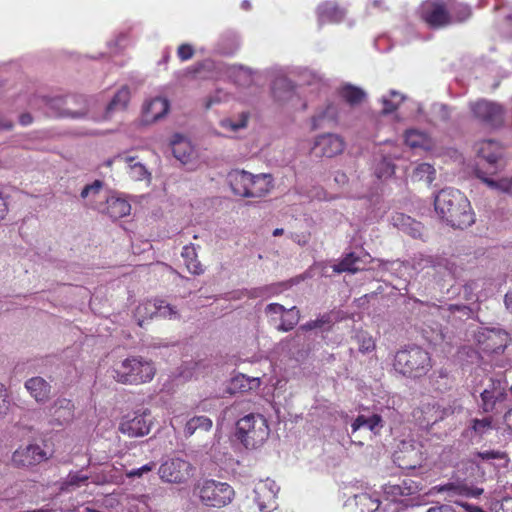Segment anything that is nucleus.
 Wrapping results in <instances>:
<instances>
[{"instance_id":"2f4dec72","label":"nucleus","mask_w":512,"mask_h":512,"mask_svg":"<svg viewBox=\"0 0 512 512\" xmlns=\"http://www.w3.org/2000/svg\"><path fill=\"white\" fill-rule=\"evenodd\" d=\"M171 144L175 158L183 164L187 163L192 154L190 144L186 140L182 139L180 135H175Z\"/></svg>"},{"instance_id":"338daca9","label":"nucleus","mask_w":512,"mask_h":512,"mask_svg":"<svg viewBox=\"0 0 512 512\" xmlns=\"http://www.w3.org/2000/svg\"><path fill=\"white\" fill-rule=\"evenodd\" d=\"M137 315L143 318H153L155 315H151V312L149 310H143L142 313H138L136 311Z\"/></svg>"},{"instance_id":"c756f323","label":"nucleus","mask_w":512,"mask_h":512,"mask_svg":"<svg viewBox=\"0 0 512 512\" xmlns=\"http://www.w3.org/2000/svg\"><path fill=\"white\" fill-rule=\"evenodd\" d=\"M476 176L491 189H496L505 193H509L512 190V177H504L499 180H494L486 176L480 169H476Z\"/></svg>"},{"instance_id":"0eeeda50","label":"nucleus","mask_w":512,"mask_h":512,"mask_svg":"<svg viewBox=\"0 0 512 512\" xmlns=\"http://www.w3.org/2000/svg\"><path fill=\"white\" fill-rule=\"evenodd\" d=\"M195 467L186 459L172 457L165 460L158 469L161 481L169 484H186L193 476Z\"/></svg>"},{"instance_id":"3c124183","label":"nucleus","mask_w":512,"mask_h":512,"mask_svg":"<svg viewBox=\"0 0 512 512\" xmlns=\"http://www.w3.org/2000/svg\"><path fill=\"white\" fill-rule=\"evenodd\" d=\"M89 477L87 475L80 474L78 472L69 473L66 479L67 486L79 487L84 484Z\"/></svg>"},{"instance_id":"49530a36","label":"nucleus","mask_w":512,"mask_h":512,"mask_svg":"<svg viewBox=\"0 0 512 512\" xmlns=\"http://www.w3.org/2000/svg\"><path fill=\"white\" fill-rule=\"evenodd\" d=\"M430 410H435V414L431 415V417L428 418V421H431L432 423H436L442 420L447 415L448 412L447 409H440V406L437 403H434L432 405L428 404L423 411L424 413L428 414Z\"/></svg>"},{"instance_id":"39448f33","label":"nucleus","mask_w":512,"mask_h":512,"mask_svg":"<svg viewBox=\"0 0 512 512\" xmlns=\"http://www.w3.org/2000/svg\"><path fill=\"white\" fill-rule=\"evenodd\" d=\"M235 435L247 449H256L268 439L270 427L262 414L250 413L236 422Z\"/></svg>"},{"instance_id":"e2e57ef3","label":"nucleus","mask_w":512,"mask_h":512,"mask_svg":"<svg viewBox=\"0 0 512 512\" xmlns=\"http://www.w3.org/2000/svg\"><path fill=\"white\" fill-rule=\"evenodd\" d=\"M504 303L508 310L512 311V292H507L504 297Z\"/></svg>"},{"instance_id":"09e8293b","label":"nucleus","mask_w":512,"mask_h":512,"mask_svg":"<svg viewBox=\"0 0 512 512\" xmlns=\"http://www.w3.org/2000/svg\"><path fill=\"white\" fill-rule=\"evenodd\" d=\"M155 462L151 461L140 468L131 469L126 472V476L128 478H136L141 477L143 474L151 472L155 468Z\"/></svg>"},{"instance_id":"6ab92c4d","label":"nucleus","mask_w":512,"mask_h":512,"mask_svg":"<svg viewBox=\"0 0 512 512\" xmlns=\"http://www.w3.org/2000/svg\"><path fill=\"white\" fill-rule=\"evenodd\" d=\"M318 21L320 25L326 23H339L341 22L346 12L337 3L326 1L320 4L317 8Z\"/></svg>"},{"instance_id":"b1692460","label":"nucleus","mask_w":512,"mask_h":512,"mask_svg":"<svg viewBox=\"0 0 512 512\" xmlns=\"http://www.w3.org/2000/svg\"><path fill=\"white\" fill-rule=\"evenodd\" d=\"M363 427L369 429L371 432L377 435L383 428V419L378 414H372L370 416L360 414L355 418V420L351 424L352 434H354L360 428Z\"/></svg>"},{"instance_id":"ea45409f","label":"nucleus","mask_w":512,"mask_h":512,"mask_svg":"<svg viewBox=\"0 0 512 512\" xmlns=\"http://www.w3.org/2000/svg\"><path fill=\"white\" fill-rule=\"evenodd\" d=\"M405 143L411 148H426L427 136L417 130H409L405 133Z\"/></svg>"},{"instance_id":"7c9ffc66","label":"nucleus","mask_w":512,"mask_h":512,"mask_svg":"<svg viewBox=\"0 0 512 512\" xmlns=\"http://www.w3.org/2000/svg\"><path fill=\"white\" fill-rule=\"evenodd\" d=\"M339 95L351 106L360 104L366 96L365 92L361 88L351 84L342 86L339 90Z\"/></svg>"},{"instance_id":"a211bd4d","label":"nucleus","mask_w":512,"mask_h":512,"mask_svg":"<svg viewBox=\"0 0 512 512\" xmlns=\"http://www.w3.org/2000/svg\"><path fill=\"white\" fill-rule=\"evenodd\" d=\"M169 101L163 97H155L143 106V121L147 124L156 122L169 111Z\"/></svg>"},{"instance_id":"a19ab883","label":"nucleus","mask_w":512,"mask_h":512,"mask_svg":"<svg viewBox=\"0 0 512 512\" xmlns=\"http://www.w3.org/2000/svg\"><path fill=\"white\" fill-rule=\"evenodd\" d=\"M477 456L481 458L483 461H499L500 467H505L508 463V458L505 452L500 450H485L477 453Z\"/></svg>"},{"instance_id":"1a4fd4ad","label":"nucleus","mask_w":512,"mask_h":512,"mask_svg":"<svg viewBox=\"0 0 512 512\" xmlns=\"http://www.w3.org/2000/svg\"><path fill=\"white\" fill-rule=\"evenodd\" d=\"M420 18L430 29L435 30L453 24V17L442 0L425 2L420 9Z\"/></svg>"},{"instance_id":"f3484780","label":"nucleus","mask_w":512,"mask_h":512,"mask_svg":"<svg viewBox=\"0 0 512 512\" xmlns=\"http://www.w3.org/2000/svg\"><path fill=\"white\" fill-rule=\"evenodd\" d=\"M143 310H149L151 315L163 319L172 320L179 317L178 311L174 306L160 299L148 300L138 305L137 312L142 313Z\"/></svg>"},{"instance_id":"2eb2a0df","label":"nucleus","mask_w":512,"mask_h":512,"mask_svg":"<svg viewBox=\"0 0 512 512\" xmlns=\"http://www.w3.org/2000/svg\"><path fill=\"white\" fill-rule=\"evenodd\" d=\"M344 148L345 142L339 135L327 133L316 138L312 151L317 156L331 158L341 154Z\"/></svg>"},{"instance_id":"423d86ee","label":"nucleus","mask_w":512,"mask_h":512,"mask_svg":"<svg viewBox=\"0 0 512 512\" xmlns=\"http://www.w3.org/2000/svg\"><path fill=\"white\" fill-rule=\"evenodd\" d=\"M201 502L209 507L222 508L231 503L234 489L228 483L207 479L196 487Z\"/></svg>"},{"instance_id":"412c9836","label":"nucleus","mask_w":512,"mask_h":512,"mask_svg":"<svg viewBox=\"0 0 512 512\" xmlns=\"http://www.w3.org/2000/svg\"><path fill=\"white\" fill-rule=\"evenodd\" d=\"M293 83L285 76L276 77L272 85V94L279 103H285L295 96Z\"/></svg>"},{"instance_id":"864d4df0","label":"nucleus","mask_w":512,"mask_h":512,"mask_svg":"<svg viewBox=\"0 0 512 512\" xmlns=\"http://www.w3.org/2000/svg\"><path fill=\"white\" fill-rule=\"evenodd\" d=\"M286 310L287 309L283 305L278 304V303H271V304H268L267 307H266V312L267 313H270V314H280L281 316L284 314V312Z\"/></svg>"},{"instance_id":"f257e3e1","label":"nucleus","mask_w":512,"mask_h":512,"mask_svg":"<svg viewBox=\"0 0 512 512\" xmlns=\"http://www.w3.org/2000/svg\"><path fill=\"white\" fill-rule=\"evenodd\" d=\"M434 206L439 216L451 227L463 229L475 221L469 200L458 189H442L435 197Z\"/></svg>"},{"instance_id":"f704fd0d","label":"nucleus","mask_w":512,"mask_h":512,"mask_svg":"<svg viewBox=\"0 0 512 512\" xmlns=\"http://www.w3.org/2000/svg\"><path fill=\"white\" fill-rule=\"evenodd\" d=\"M338 109L334 104H328L325 109L312 117V129L322 127L324 121H336Z\"/></svg>"},{"instance_id":"79ce46f5","label":"nucleus","mask_w":512,"mask_h":512,"mask_svg":"<svg viewBox=\"0 0 512 512\" xmlns=\"http://www.w3.org/2000/svg\"><path fill=\"white\" fill-rule=\"evenodd\" d=\"M453 17V23H463L472 16V10L469 5L465 3H458L450 13Z\"/></svg>"},{"instance_id":"7ed1b4c3","label":"nucleus","mask_w":512,"mask_h":512,"mask_svg":"<svg viewBox=\"0 0 512 512\" xmlns=\"http://www.w3.org/2000/svg\"><path fill=\"white\" fill-rule=\"evenodd\" d=\"M393 367L405 377L420 378L430 371L432 360L422 347L410 346L397 351Z\"/></svg>"},{"instance_id":"680f3d73","label":"nucleus","mask_w":512,"mask_h":512,"mask_svg":"<svg viewBox=\"0 0 512 512\" xmlns=\"http://www.w3.org/2000/svg\"><path fill=\"white\" fill-rule=\"evenodd\" d=\"M204 67V63H198L187 70L188 74L196 75Z\"/></svg>"},{"instance_id":"c03bdc74","label":"nucleus","mask_w":512,"mask_h":512,"mask_svg":"<svg viewBox=\"0 0 512 512\" xmlns=\"http://www.w3.org/2000/svg\"><path fill=\"white\" fill-rule=\"evenodd\" d=\"M357 339L359 343V351L362 353L371 352L376 348L374 339L367 333L358 334Z\"/></svg>"},{"instance_id":"6e6d98bb","label":"nucleus","mask_w":512,"mask_h":512,"mask_svg":"<svg viewBox=\"0 0 512 512\" xmlns=\"http://www.w3.org/2000/svg\"><path fill=\"white\" fill-rule=\"evenodd\" d=\"M427 512H456L453 506L449 504H437L430 507Z\"/></svg>"},{"instance_id":"58836bf2","label":"nucleus","mask_w":512,"mask_h":512,"mask_svg":"<svg viewBox=\"0 0 512 512\" xmlns=\"http://www.w3.org/2000/svg\"><path fill=\"white\" fill-rule=\"evenodd\" d=\"M130 99V91L127 87H123L114 95L107 106L108 111L117 109H125Z\"/></svg>"},{"instance_id":"4be33fe9","label":"nucleus","mask_w":512,"mask_h":512,"mask_svg":"<svg viewBox=\"0 0 512 512\" xmlns=\"http://www.w3.org/2000/svg\"><path fill=\"white\" fill-rule=\"evenodd\" d=\"M113 220H118L130 214V203L119 197L111 196L106 199V207L101 210Z\"/></svg>"},{"instance_id":"72a5a7b5","label":"nucleus","mask_w":512,"mask_h":512,"mask_svg":"<svg viewBox=\"0 0 512 512\" xmlns=\"http://www.w3.org/2000/svg\"><path fill=\"white\" fill-rule=\"evenodd\" d=\"M360 261V258L354 253V252H350V253H347L339 263L335 264L332 268H333V271L335 273H343V272H348V273H356L358 272L360 269L359 267L357 266V263Z\"/></svg>"},{"instance_id":"c85d7f7f","label":"nucleus","mask_w":512,"mask_h":512,"mask_svg":"<svg viewBox=\"0 0 512 512\" xmlns=\"http://www.w3.org/2000/svg\"><path fill=\"white\" fill-rule=\"evenodd\" d=\"M506 393L500 390H484L481 393L482 409L484 412H493L496 405L505 400Z\"/></svg>"},{"instance_id":"473e14b6","label":"nucleus","mask_w":512,"mask_h":512,"mask_svg":"<svg viewBox=\"0 0 512 512\" xmlns=\"http://www.w3.org/2000/svg\"><path fill=\"white\" fill-rule=\"evenodd\" d=\"M422 266L423 268H431L434 271V275L439 274L441 276H445L446 274L451 273L449 261L442 257L428 256L425 259H422Z\"/></svg>"},{"instance_id":"6e6552de","label":"nucleus","mask_w":512,"mask_h":512,"mask_svg":"<svg viewBox=\"0 0 512 512\" xmlns=\"http://www.w3.org/2000/svg\"><path fill=\"white\" fill-rule=\"evenodd\" d=\"M45 103L53 116L76 118L85 115L87 112L86 100L82 96H58L46 99Z\"/></svg>"},{"instance_id":"a18cd8bd","label":"nucleus","mask_w":512,"mask_h":512,"mask_svg":"<svg viewBox=\"0 0 512 512\" xmlns=\"http://www.w3.org/2000/svg\"><path fill=\"white\" fill-rule=\"evenodd\" d=\"M391 95L396 99V101L393 102L392 100L386 98L383 99L382 102L384 114L393 113L398 108L399 104L403 101V96L399 93L393 91Z\"/></svg>"},{"instance_id":"bb28decb","label":"nucleus","mask_w":512,"mask_h":512,"mask_svg":"<svg viewBox=\"0 0 512 512\" xmlns=\"http://www.w3.org/2000/svg\"><path fill=\"white\" fill-rule=\"evenodd\" d=\"M181 256L184 259L187 270L194 275L204 273V268L198 260L196 247L193 244L185 245L182 249Z\"/></svg>"},{"instance_id":"5fc2aeb1","label":"nucleus","mask_w":512,"mask_h":512,"mask_svg":"<svg viewBox=\"0 0 512 512\" xmlns=\"http://www.w3.org/2000/svg\"><path fill=\"white\" fill-rule=\"evenodd\" d=\"M7 409V392L3 384L0 383V415Z\"/></svg>"},{"instance_id":"8fccbe9b","label":"nucleus","mask_w":512,"mask_h":512,"mask_svg":"<svg viewBox=\"0 0 512 512\" xmlns=\"http://www.w3.org/2000/svg\"><path fill=\"white\" fill-rule=\"evenodd\" d=\"M195 54V50L192 45L183 43L177 49V56L181 61L190 60Z\"/></svg>"},{"instance_id":"052dcab7","label":"nucleus","mask_w":512,"mask_h":512,"mask_svg":"<svg viewBox=\"0 0 512 512\" xmlns=\"http://www.w3.org/2000/svg\"><path fill=\"white\" fill-rule=\"evenodd\" d=\"M32 121H33V118L29 113H23L19 117V122L23 126H27V125L31 124Z\"/></svg>"},{"instance_id":"5701e85b","label":"nucleus","mask_w":512,"mask_h":512,"mask_svg":"<svg viewBox=\"0 0 512 512\" xmlns=\"http://www.w3.org/2000/svg\"><path fill=\"white\" fill-rule=\"evenodd\" d=\"M477 153L490 165H495L502 157L503 148L494 140H483L478 143Z\"/></svg>"},{"instance_id":"13d9d810","label":"nucleus","mask_w":512,"mask_h":512,"mask_svg":"<svg viewBox=\"0 0 512 512\" xmlns=\"http://www.w3.org/2000/svg\"><path fill=\"white\" fill-rule=\"evenodd\" d=\"M497 512H512V497L503 499Z\"/></svg>"},{"instance_id":"bf43d9fd","label":"nucleus","mask_w":512,"mask_h":512,"mask_svg":"<svg viewBox=\"0 0 512 512\" xmlns=\"http://www.w3.org/2000/svg\"><path fill=\"white\" fill-rule=\"evenodd\" d=\"M504 424L506 427L512 431V408L509 409L503 417Z\"/></svg>"},{"instance_id":"f8f14e48","label":"nucleus","mask_w":512,"mask_h":512,"mask_svg":"<svg viewBox=\"0 0 512 512\" xmlns=\"http://www.w3.org/2000/svg\"><path fill=\"white\" fill-rule=\"evenodd\" d=\"M49 459L47 452L37 444H28L17 448L11 458L13 466L30 468Z\"/></svg>"},{"instance_id":"dca6fc26","label":"nucleus","mask_w":512,"mask_h":512,"mask_svg":"<svg viewBox=\"0 0 512 512\" xmlns=\"http://www.w3.org/2000/svg\"><path fill=\"white\" fill-rule=\"evenodd\" d=\"M269 481L259 482L255 489L254 501L261 512H271L277 507V490Z\"/></svg>"},{"instance_id":"cd10ccee","label":"nucleus","mask_w":512,"mask_h":512,"mask_svg":"<svg viewBox=\"0 0 512 512\" xmlns=\"http://www.w3.org/2000/svg\"><path fill=\"white\" fill-rule=\"evenodd\" d=\"M213 422L207 416H194L189 419L184 427L186 437L192 436L196 432H208L212 428Z\"/></svg>"},{"instance_id":"a878e982","label":"nucleus","mask_w":512,"mask_h":512,"mask_svg":"<svg viewBox=\"0 0 512 512\" xmlns=\"http://www.w3.org/2000/svg\"><path fill=\"white\" fill-rule=\"evenodd\" d=\"M117 159H120L121 162H124L127 165L128 174L131 179L135 181H141L149 178L150 173L141 162L137 161L136 157L118 155Z\"/></svg>"},{"instance_id":"9b49d317","label":"nucleus","mask_w":512,"mask_h":512,"mask_svg":"<svg viewBox=\"0 0 512 512\" xmlns=\"http://www.w3.org/2000/svg\"><path fill=\"white\" fill-rule=\"evenodd\" d=\"M418 491L419 485L412 479H403L398 483H387L383 487L385 500L401 503L406 507L418 504L414 497Z\"/></svg>"},{"instance_id":"de8ad7c7","label":"nucleus","mask_w":512,"mask_h":512,"mask_svg":"<svg viewBox=\"0 0 512 512\" xmlns=\"http://www.w3.org/2000/svg\"><path fill=\"white\" fill-rule=\"evenodd\" d=\"M102 187H103V182L100 180H95L92 184H88L82 189L81 197L84 199L89 197L90 195L95 197L96 195H98L100 193V190L102 189Z\"/></svg>"},{"instance_id":"4d7b16f0","label":"nucleus","mask_w":512,"mask_h":512,"mask_svg":"<svg viewBox=\"0 0 512 512\" xmlns=\"http://www.w3.org/2000/svg\"><path fill=\"white\" fill-rule=\"evenodd\" d=\"M382 166H384V168H385L383 173L381 171L377 170V176L379 178L383 177V175L391 176L392 174H394V165L393 164H391L390 162H383Z\"/></svg>"},{"instance_id":"4468645a","label":"nucleus","mask_w":512,"mask_h":512,"mask_svg":"<svg viewBox=\"0 0 512 512\" xmlns=\"http://www.w3.org/2000/svg\"><path fill=\"white\" fill-rule=\"evenodd\" d=\"M49 424L52 427H64L71 424L75 418V405L72 400L58 398L49 409Z\"/></svg>"},{"instance_id":"603ef678","label":"nucleus","mask_w":512,"mask_h":512,"mask_svg":"<svg viewBox=\"0 0 512 512\" xmlns=\"http://www.w3.org/2000/svg\"><path fill=\"white\" fill-rule=\"evenodd\" d=\"M433 490L441 493V492H453L454 494H462V488L455 483H447L444 485H437L433 487Z\"/></svg>"},{"instance_id":"393cba45","label":"nucleus","mask_w":512,"mask_h":512,"mask_svg":"<svg viewBox=\"0 0 512 512\" xmlns=\"http://www.w3.org/2000/svg\"><path fill=\"white\" fill-rule=\"evenodd\" d=\"M25 387L37 402L47 401L50 397L51 386L41 377H33L27 380Z\"/></svg>"},{"instance_id":"774afa93","label":"nucleus","mask_w":512,"mask_h":512,"mask_svg":"<svg viewBox=\"0 0 512 512\" xmlns=\"http://www.w3.org/2000/svg\"><path fill=\"white\" fill-rule=\"evenodd\" d=\"M284 233V230L282 228H276L274 231H273V236H280Z\"/></svg>"},{"instance_id":"c9c22d12","label":"nucleus","mask_w":512,"mask_h":512,"mask_svg":"<svg viewBox=\"0 0 512 512\" xmlns=\"http://www.w3.org/2000/svg\"><path fill=\"white\" fill-rule=\"evenodd\" d=\"M300 312L296 307L287 309L281 316V322L277 326L279 331L288 332L291 331L299 322Z\"/></svg>"},{"instance_id":"ddd939ff","label":"nucleus","mask_w":512,"mask_h":512,"mask_svg":"<svg viewBox=\"0 0 512 512\" xmlns=\"http://www.w3.org/2000/svg\"><path fill=\"white\" fill-rule=\"evenodd\" d=\"M152 425L151 413L145 410L135 413L133 417L126 416L120 423V431L129 437H142L150 432Z\"/></svg>"},{"instance_id":"aec40b11","label":"nucleus","mask_w":512,"mask_h":512,"mask_svg":"<svg viewBox=\"0 0 512 512\" xmlns=\"http://www.w3.org/2000/svg\"><path fill=\"white\" fill-rule=\"evenodd\" d=\"M422 460L421 451L412 445L405 446L395 454V462L402 469H415L421 465Z\"/></svg>"},{"instance_id":"20e7f679","label":"nucleus","mask_w":512,"mask_h":512,"mask_svg":"<svg viewBox=\"0 0 512 512\" xmlns=\"http://www.w3.org/2000/svg\"><path fill=\"white\" fill-rule=\"evenodd\" d=\"M229 182L235 195L246 198H261L273 188L270 174L254 175L244 170H236L229 174Z\"/></svg>"},{"instance_id":"37998d69","label":"nucleus","mask_w":512,"mask_h":512,"mask_svg":"<svg viewBox=\"0 0 512 512\" xmlns=\"http://www.w3.org/2000/svg\"><path fill=\"white\" fill-rule=\"evenodd\" d=\"M332 323H333V321H332L331 314L325 313V314L319 316L317 319L308 321L307 323L303 324L301 326V329L305 330V331H310V330H314L317 328H323L324 326H328V329H330L332 326Z\"/></svg>"},{"instance_id":"69168bd1","label":"nucleus","mask_w":512,"mask_h":512,"mask_svg":"<svg viewBox=\"0 0 512 512\" xmlns=\"http://www.w3.org/2000/svg\"><path fill=\"white\" fill-rule=\"evenodd\" d=\"M346 180H347V177H346V175L344 173H339L335 177V181L338 182V183H345Z\"/></svg>"},{"instance_id":"4c0bfd02","label":"nucleus","mask_w":512,"mask_h":512,"mask_svg":"<svg viewBox=\"0 0 512 512\" xmlns=\"http://www.w3.org/2000/svg\"><path fill=\"white\" fill-rule=\"evenodd\" d=\"M470 429L474 435L471 438L482 437L492 430V417H484L482 419H472Z\"/></svg>"},{"instance_id":"0e129e2a","label":"nucleus","mask_w":512,"mask_h":512,"mask_svg":"<svg viewBox=\"0 0 512 512\" xmlns=\"http://www.w3.org/2000/svg\"><path fill=\"white\" fill-rule=\"evenodd\" d=\"M246 124H247V117H244V118H243L239 123H237V124H232V125H231V128H232V130H234V131H235V130H238V129H240V128L245 127V126H246Z\"/></svg>"},{"instance_id":"9d476101","label":"nucleus","mask_w":512,"mask_h":512,"mask_svg":"<svg viewBox=\"0 0 512 512\" xmlns=\"http://www.w3.org/2000/svg\"><path fill=\"white\" fill-rule=\"evenodd\" d=\"M469 108L473 118L487 127L496 128L503 124L504 109L495 102L479 99L470 102Z\"/></svg>"},{"instance_id":"f03ea898","label":"nucleus","mask_w":512,"mask_h":512,"mask_svg":"<svg viewBox=\"0 0 512 512\" xmlns=\"http://www.w3.org/2000/svg\"><path fill=\"white\" fill-rule=\"evenodd\" d=\"M156 374L154 363L141 356H131L113 368V378L124 385H141L150 382Z\"/></svg>"},{"instance_id":"e433bc0d","label":"nucleus","mask_w":512,"mask_h":512,"mask_svg":"<svg viewBox=\"0 0 512 512\" xmlns=\"http://www.w3.org/2000/svg\"><path fill=\"white\" fill-rule=\"evenodd\" d=\"M435 169L429 163H421L417 165L413 171V177L418 181H424L431 184L435 179Z\"/></svg>"}]
</instances>
